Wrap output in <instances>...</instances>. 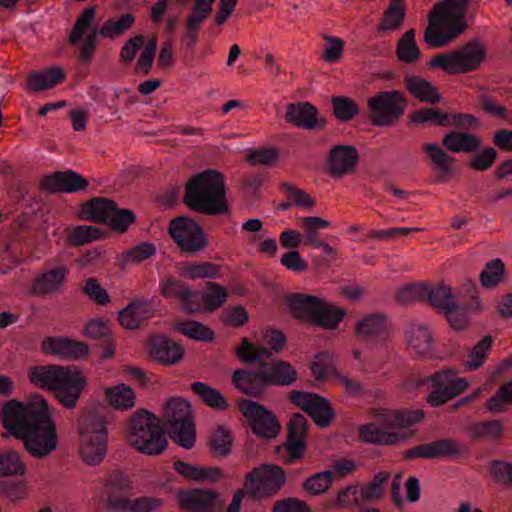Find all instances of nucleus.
I'll list each match as a JSON object with an SVG mask.
<instances>
[{
    "mask_svg": "<svg viewBox=\"0 0 512 512\" xmlns=\"http://www.w3.org/2000/svg\"><path fill=\"white\" fill-rule=\"evenodd\" d=\"M4 428L23 442L25 450L36 459L51 455L58 447L59 436L53 410L41 395L27 404L10 400L2 408Z\"/></svg>",
    "mask_w": 512,
    "mask_h": 512,
    "instance_id": "obj_1",
    "label": "nucleus"
},
{
    "mask_svg": "<svg viewBox=\"0 0 512 512\" xmlns=\"http://www.w3.org/2000/svg\"><path fill=\"white\" fill-rule=\"evenodd\" d=\"M27 377L34 386L53 391L67 409L76 407L88 383L82 369L76 365H35L28 369Z\"/></svg>",
    "mask_w": 512,
    "mask_h": 512,
    "instance_id": "obj_2",
    "label": "nucleus"
},
{
    "mask_svg": "<svg viewBox=\"0 0 512 512\" xmlns=\"http://www.w3.org/2000/svg\"><path fill=\"white\" fill-rule=\"evenodd\" d=\"M374 417L377 423L359 427V438L365 443L378 445H398L409 437L407 429L424 419L422 410H402L379 408Z\"/></svg>",
    "mask_w": 512,
    "mask_h": 512,
    "instance_id": "obj_3",
    "label": "nucleus"
},
{
    "mask_svg": "<svg viewBox=\"0 0 512 512\" xmlns=\"http://www.w3.org/2000/svg\"><path fill=\"white\" fill-rule=\"evenodd\" d=\"M469 0H443L433 6L424 31V41L431 48H442L468 27L466 13Z\"/></svg>",
    "mask_w": 512,
    "mask_h": 512,
    "instance_id": "obj_4",
    "label": "nucleus"
},
{
    "mask_svg": "<svg viewBox=\"0 0 512 512\" xmlns=\"http://www.w3.org/2000/svg\"><path fill=\"white\" fill-rule=\"evenodd\" d=\"M184 201L188 207L205 215L226 213L224 176L212 169L193 176L186 184Z\"/></svg>",
    "mask_w": 512,
    "mask_h": 512,
    "instance_id": "obj_5",
    "label": "nucleus"
},
{
    "mask_svg": "<svg viewBox=\"0 0 512 512\" xmlns=\"http://www.w3.org/2000/svg\"><path fill=\"white\" fill-rule=\"evenodd\" d=\"M126 439L138 452L159 455L167 446L160 420L147 411H137L128 421Z\"/></svg>",
    "mask_w": 512,
    "mask_h": 512,
    "instance_id": "obj_6",
    "label": "nucleus"
},
{
    "mask_svg": "<svg viewBox=\"0 0 512 512\" xmlns=\"http://www.w3.org/2000/svg\"><path fill=\"white\" fill-rule=\"evenodd\" d=\"M79 456L87 465H98L106 456L108 444L107 422L104 416L88 413L78 427Z\"/></svg>",
    "mask_w": 512,
    "mask_h": 512,
    "instance_id": "obj_7",
    "label": "nucleus"
},
{
    "mask_svg": "<svg viewBox=\"0 0 512 512\" xmlns=\"http://www.w3.org/2000/svg\"><path fill=\"white\" fill-rule=\"evenodd\" d=\"M486 57V48L478 40L449 52L435 55L430 60V66L441 68L448 74H464L475 71Z\"/></svg>",
    "mask_w": 512,
    "mask_h": 512,
    "instance_id": "obj_8",
    "label": "nucleus"
},
{
    "mask_svg": "<svg viewBox=\"0 0 512 512\" xmlns=\"http://www.w3.org/2000/svg\"><path fill=\"white\" fill-rule=\"evenodd\" d=\"M164 419L170 426L173 441L185 449L195 443V426L190 404L179 398L171 399L165 406Z\"/></svg>",
    "mask_w": 512,
    "mask_h": 512,
    "instance_id": "obj_9",
    "label": "nucleus"
},
{
    "mask_svg": "<svg viewBox=\"0 0 512 512\" xmlns=\"http://www.w3.org/2000/svg\"><path fill=\"white\" fill-rule=\"evenodd\" d=\"M370 119L376 126H388L400 118L407 108L402 92L398 90L381 91L367 100Z\"/></svg>",
    "mask_w": 512,
    "mask_h": 512,
    "instance_id": "obj_10",
    "label": "nucleus"
},
{
    "mask_svg": "<svg viewBox=\"0 0 512 512\" xmlns=\"http://www.w3.org/2000/svg\"><path fill=\"white\" fill-rule=\"evenodd\" d=\"M285 481L282 468L273 464L262 465L246 476L245 489L255 497L268 496L275 494Z\"/></svg>",
    "mask_w": 512,
    "mask_h": 512,
    "instance_id": "obj_11",
    "label": "nucleus"
},
{
    "mask_svg": "<svg viewBox=\"0 0 512 512\" xmlns=\"http://www.w3.org/2000/svg\"><path fill=\"white\" fill-rule=\"evenodd\" d=\"M169 233L180 250L187 254L202 251L207 246L201 227L188 217H179L170 222Z\"/></svg>",
    "mask_w": 512,
    "mask_h": 512,
    "instance_id": "obj_12",
    "label": "nucleus"
},
{
    "mask_svg": "<svg viewBox=\"0 0 512 512\" xmlns=\"http://www.w3.org/2000/svg\"><path fill=\"white\" fill-rule=\"evenodd\" d=\"M263 345L253 344L247 339H243L241 345L237 347L236 354L244 362L261 361L271 356V353H279L285 343V335L278 330H267L263 333Z\"/></svg>",
    "mask_w": 512,
    "mask_h": 512,
    "instance_id": "obj_13",
    "label": "nucleus"
},
{
    "mask_svg": "<svg viewBox=\"0 0 512 512\" xmlns=\"http://www.w3.org/2000/svg\"><path fill=\"white\" fill-rule=\"evenodd\" d=\"M96 17V9L93 6L86 7L75 21L74 27L69 35V41L72 44L78 43L83 37L84 40L80 44V58L83 61H90L96 46V31L94 21Z\"/></svg>",
    "mask_w": 512,
    "mask_h": 512,
    "instance_id": "obj_14",
    "label": "nucleus"
},
{
    "mask_svg": "<svg viewBox=\"0 0 512 512\" xmlns=\"http://www.w3.org/2000/svg\"><path fill=\"white\" fill-rule=\"evenodd\" d=\"M240 410L255 434L262 438H275L280 431L276 417L265 407L251 400L240 402Z\"/></svg>",
    "mask_w": 512,
    "mask_h": 512,
    "instance_id": "obj_15",
    "label": "nucleus"
},
{
    "mask_svg": "<svg viewBox=\"0 0 512 512\" xmlns=\"http://www.w3.org/2000/svg\"><path fill=\"white\" fill-rule=\"evenodd\" d=\"M290 399L293 404L303 409L318 426H328L334 416L329 402L310 392L292 391Z\"/></svg>",
    "mask_w": 512,
    "mask_h": 512,
    "instance_id": "obj_16",
    "label": "nucleus"
},
{
    "mask_svg": "<svg viewBox=\"0 0 512 512\" xmlns=\"http://www.w3.org/2000/svg\"><path fill=\"white\" fill-rule=\"evenodd\" d=\"M41 351L48 356L77 361L88 356L89 347L84 342L67 337L51 336L42 340Z\"/></svg>",
    "mask_w": 512,
    "mask_h": 512,
    "instance_id": "obj_17",
    "label": "nucleus"
},
{
    "mask_svg": "<svg viewBox=\"0 0 512 512\" xmlns=\"http://www.w3.org/2000/svg\"><path fill=\"white\" fill-rule=\"evenodd\" d=\"M178 504L189 512H222L223 503L216 492L193 489L178 494Z\"/></svg>",
    "mask_w": 512,
    "mask_h": 512,
    "instance_id": "obj_18",
    "label": "nucleus"
},
{
    "mask_svg": "<svg viewBox=\"0 0 512 512\" xmlns=\"http://www.w3.org/2000/svg\"><path fill=\"white\" fill-rule=\"evenodd\" d=\"M359 161V154L355 147L337 145L331 148L326 160L327 172L335 178L352 174Z\"/></svg>",
    "mask_w": 512,
    "mask_h": 512,
    "instance_id": "obj_19",
    "label": "nucleus"
},
{
    "mask_svg": "<svg viewBox=\"0 0 512 512\" xmlns=\"http://www.w3.org/2000/svg\"><path fill=\"white\" fill-rule=\"evenodd\" d=\"M407 348L418 358L433 354L434 338L430 328L423 323H411L405 331Z\"/></svg>",
    "mask_w": 512,
    "mask_h": 512,
    "instance_id": "obj_20",
    "label": "nucleus"
},
{
    "mask_svg": "<svg viewBox=\"0 0 512 512\" xmlns=\"http://www.w3.org/2000/svg\"><path fill=\"white\" fill-rule=\"evenodd\" d=\"M41 187L52 193L65 192L72 193L83 190L87 187L86 179L74 171L56 172L45 176L41 180Z\"/></svg>",
    "mask_w": 512,
    "mask_h": 512,
    "instance_id": "obj_21",
    "label": "nucleus"
},
{
    "mask_svg": "<svg viewBox=\"0 0 512 512\" xmlns=\"http://www.w3.org/2000/svg\"><path fill=\"white\" fill-rule=\"evenodd\" d=\"M215 0H196L192 6L191 13L186 18L185 31L182 41L190 48L197 41L198 31L203 22L209 18Z\"/></svg>",
    "mask_w": 512,
    "mask_h": 512,
    "instance_id": "obj_22",
    "label": "nucleus"
},
{
    "mask_svg": "<svg viewBox=\"0 0 512 512\" xmlns=\"http://www.w3.org/2000/svg\"><path fill=\"white\" fill-rule=\"evenodd\" d=\"M155 314V309L148 300H136L130 302L119 312L118 319L122 327L133 330Z\"/></svg>",
    "mask_w": 512,
    "mask_h": 512,
    "instance_id": "obj_23",
    "label": "nucleus"
},
{
    "mask_svg": "<svg viewBox=\"0 0 512 512\" xmlns=\"http://www.w3.org/2000/svg\"><path fill=\"white\" fill-rule=\"evenodd\" d=\"M69 274L65 265H59L46 270L34 280L32 291L36 295H51L59 292Z\"/></svg>",
    "mask_w": 512,
    "mask_h": 512,
    "instance_id": "obj_24",
    "label": "nucleus"
},
{
    "mask_svg": "<svg viewBox=\"0 0 512 512\" xmlns=\"http://www.w3.org/2000/svg\"><path fill=\"white\" fill-rule=\"evenodd\" d=\"M148 349L151 356L164 365L175 364L182 359L184 354V350L179 344L162 336L153 337L149 342Z\"/></svg>",
    "mask_w": 512,
    "mask_h": 512,
    "instance_id": "obj_25",
    "label": "nucleus"
},
{
    "mask_svg": "<svg viewBox=\"0 0 512 512\" xmlns=\"http://www.w3.org/2000/svg\"><path fill=\"white\" fill-rule=\"evenodd\" d=\"M465 451L464 446L454 440L443 439L432 443L415 447L411 450V455L421 458H438L457 456Z\"/></svg>",
    "mask_w": 512,
    "mask_h": 512,
    "instance_id": "obj_26",
    "label": "nucleus"
},
{
    "mask_svg": "<svg viewBox=\"0 0 512 512\" xmlns=\"http://www.w3.org/2000/svg\"><path fill=\"white\" fill-rule=\"evenodd\" d=\"M318 111L309 103H296L287 106L286 121L294 126L312 130L318 124Z\"/></svg>",
    "mask_w": 512,
    "mask_h": 512,
    "instance_id": "obj_27",
    "label": "nucleus"
},
{
    "mask_svg": "<svg viewBox=\"0 0 512 512\" xmlns=\"http://www.w3.org/2000/svg\"><path fill=\"white\" fill-rule=\"evenodd\" d=\"M323 299L306 295L293 294L288 298V306L295 318L313 322Z\"/></svg>",
    "mask_w": 512,
    "mask_h": 512,
    "instance_id": "obj_28",
    "label": "nucleus"
},
{
    "mask_svg": "<svg viewBox=\"0 0 512 512\" xmlns=\"http://www.w3.org/2000/svg\"><path fill=\"white\" fill-rule=\"evenodd\" d=\"M264 380L266 384L289 386L297 379V372L290 363L276 361L270 364H262Z\"/></svg>",
    "mask_w": 512,
    "mask_h": 512,
    "instance_id": "obj_29",
    "label": "nucleus"
},
{
    "mask_svg": "<svg viewBox=\"0 0 512 512\" xmlns=\"http://www.w3.org/2000/svg\"><path fill=\"white\" fill-rule=\"evenodd\" d=\"M482 142L481 136L464 132H449L442 140L446 149L453 153H473L481 147Z\"/></svg>",
    "mask_w": 512,
    "mask_h": 512,
    "instance_id": "obj_30",
    "label": "nucleus"
},
{
    "mask_svg": "<svg viewBox=\"0 0 512 512\" xmlns=\"http://www.w3.org/2000/svg\"><path fill=\"white\" fill-rule=\"evenodd\" d=\"M233 381L236 387L247 395L257 396L262 393L267 385L264 380V372L262 366L257 372L245 370H237L234 372Z\"/></svg>",
    "mask_w": 512,
    "mask_h": 512,
    "instance_id": "obj_31",
    "label": "nucleus"
},
{
    "mask_svg": "<svg viewBox=\"0 0 512 512\" xmlns=\"http://www.w3.org/2000/svg\"><path fill=\"white\" fill-rule=\"evenodd\" d=\"M131 490V481L127 476L119 472L110 475L107 483V493L111 506L120 510L121 504L119 503L130 497Z\"/></svg>",
    "mask_w": 512,
    "mask_h": 512,
    "instance_id": "obj_32",
    "label": "nucleus"
},
{
    "mask_svg": "<svg viewBox=\"0 0 512 512\" xmlns=\"http://www.w3.org/2000/svg\"><path fill=\"white\" fill-rule=\"evenodd\" d=\"M104 395L108 404L116 410L132 409L136 403L133 389L122 383L105 388Z\"/></svg>",
    "mask_w": 512,
    "mask_h": 512,
    "instance_id": "obj_33",
    "label": "nucleus"
},
{
    "mask_svg": "<svg viewBox=\"0 0 512 512\" xmlns=\"http://www.w3.org/2000/svg\"><path fill=\"white\" fill-rule=\"evenodd\" d=\"M65 79V74L59 67H52L41 72L32 73L27 82L30 91H42L54 87Z\"/></svg>",
    "mask_w": 512,
    "mask_h": 512,
    "instance_id": "obj_34",
    "label": "nucleus"
},
{
    "mask_svg": "<svg viewBox=\"0 0 512 512\" xmlns=\"http://www.w3.org/2000/svg\"><path fill=\"white\" fill-rule=\"evenodd\" d=\"M401 474H397L392 483L391 496L395 505L402 508L405 500L410 503H415L420 498V484L419 480L415 476H410L406 483V498L401 495Z\"/></svg>",
    "mask_w": 512,
    "mask_h": 512,
    "instance_id": "obj_35",
    "label": "nucleus"
},
{
    "mask_svg": "<svg viewBox=\"0 0 512 512\" xmlns=\"http://www.w3.org/2000/svg\"><path fill=\"white\" fill-rule=\"evenodd\" d=\"M408 91L421 102L436 103L440 100L436 88L427 80L411 75L405 79Z\"/></svg>",
    "mask_w": 512,
    "mask_h": 512,
    "instance_id": "obj_36",
    "label": "nucleus"
},
{
    "mask_svg": "<svg viewBox=\"0 0 512 512\" xmlns=\"http://www.w3.org/2000/svg\"><path fill=\"white\" fill-rule=\"evenodd\" d=\"M345 315V309L323 299L312 323L325 329H336Z\"/></svg>",
    "mask_w": 512,
    "mask_h": 512,
    "instance_id": "obj_37",
    "label": "nucleus"
},
{
    "mask_svg": "<svg viewBox=\"0 0 512 512\" xmlns=\"http://www.w3.org/2000/svg\"><path fill=\"white\" fill-rule=\"evenodd\" d=\"M201 296L203 312L212 313L227 301L228 290L215 282H207Z\"/></svg>",
    "mask_w": 512,
    "mask_h": 512,
    "instance_id": "obj_38",
    "label": "nucleus"
},
{
    "mask_svg": "<svg viewBox=\"0 0 512 512\" xmlns=\"http://www.w3.org/2000/svg\"><path fill=\"white\" fill-rule=\"evenodd\" d=\"M114 201L106 198H94L83 208V213L90 220L105 223L112 217L115 208Z\"/></svg>",
    "mask_w": 512,
    "mask_h": 512,
    "instance_id": "obj_39",
    "label": "nucleus"
},
{
    "mask_svg": "<svg viewBox=\"0 0 512 512\" xmlns=\"http://www.w3.org/2000/svg\"><path fill=\"white\" fill-rule=\"evenodd\" d=\"M432 387H438L442 390H456L455 397L461 394L467 387L468 382L465 378L457 377L453 370H444L436 372L431 377Z\"/></svg>",
    "mask_w": 512,
    "mask_h": 512,
    "instance_id": "obj_40",
    "label": "nucleus"
},
{
    "mask_svg": "<svg viewBox=\"0 0 512 512\" xmlns=\"http://www.w3.org/2000/svg\"><path fill=\"white\" fill-rule=\"evenodd\" d=\"M297 225L303 231L304 244L312 247L320 240L319 231L328 228L330 222L321 217L308 216L300 218Z\"/></svg>",
    "mask_w": 512,
    "mask_h": 512,
    "instance_id": "obj_41",
    "label": "nucleus"
},
{
    "mask_svg": "<svg viewBox=\"0 0 512 512\" xmlns=\"http://www.w3.org/2000/svg\"><path fill=\"white\" fill-rule=\"evenodd\" d=\"M175 470L184 477L191 480L217 481L222 477L218 468L195 467L182 461L174 463Z\"/></svg>",
    "mask_w": 512,
    "mask_h": 512,
    "instance_id": "obj_42",
    "label": "nucleus"
},
{
    "mask_svg": "<svg viewBox=\"0 0 512 512\" xmlns=\"http://www.w3.org/2000/svg\"><path fill=\"white\" fill-rule=\"evenodd\" d=\"M396 54L400 61L404 63H414L420 58V50L415 41V31H406L396 47Z\"/></svg>",
    "mask_w": 512,
    "mask_h": 512,
    "instance_id": "obj_43",
    "label": "nucleus"
},
{
    "mask_svg": "<svg viewBox=\"0 0 512 512\" xmlns=\"http://www.w3.org/2000/svg\"><path fill=\"white\" fill-rule=\"evenodd\" d=\"M406 8L404 0H391L388 8L385 10L380 29L384 31H393L398 29L405 17Z\"/></svg>",
    "mask_w": 512,
    "mask_h": 512,
    "instance_id": "obj_44",
    "label": "nucleus"
},
{
    "mask_svg": "<svg viewBox=\"0 0 512 512\" xmlns=\"http://www.w3.org/2000/svg\"><path fill=\"white\" fill-rule=\"evenodd\" d=\"M181 274L191 280L215 279L220 275V266L212 262L187 263L181 268Z\"/></svg>",
    "mask_w": 512,
    "mask_h": 512,
    "instance_id": "obj_45",
    "label": "nucleus"
},
{
    "mask_svg": "<svg viewBox=\"0 0 512 512\" xmlns=\"http://www.w3.org/2000/svg\"><path fill=\"white\" fill-rule=\"evenodd\" d=\"M493 339L491 336L483 337L477 344L470 350L464 367L467 371H475L481 367L491 349Z\"/></svg>",
    "mask_w": 512,
    "mask_h": 512,
    "instance_id": "obj_46",
    "label": "nucleus"
},
{
    "mask_svg": "<svg viewBox=\"0 0 512 512\" xmlns=\"http://www.w3.org/2000/svg\"><path fill=\"white\" fill-rule=\"evenodd\" d=\"M191 389L205 404L212 408L225 410L228 407V404L222 394L203 382L193 383L191 385Z\"/></svg>",
    "mask_w": 512,
    "mask_h": 512,
    "instance_id": "obj_47",
    "label": "nucleus"
},
{
    "mask_svg": "<svg viewBox=\"0 0 512 512\" xmlns=\"http://www.w3.org/2000/svg\"><path fill=\"white\" fill-rule=\"evenodd\" d=\"M156 253V248L152 243L143 242L121 255V268L131 265H137Z\"/></svg>",
    "mask_w": 512,
    "mask_h": 512,
    "instance_id": "obj_48",
    "label": "nucleus"
},
{
    "mask_svg": "<svg viewBox=\"0 0 512 512\" xmlns=\"http://www.w3.org/2000/svg\"><path fill=\"white\" fill-rule=\"evenodd\" d=\"M134 20V16L130 13L122 15L117 20L110 19L103 24L99 30V35L109 39H116L133 25Z\"/></svg>",
    "mask_w": 512,
    "mask_h": 512,
    "instance_id": "obj_49",
    "label": "nucleus"
},
{
    "mask_svg": "<svg viewBox=\"0 0 512 512\" xmlns=\"http://www.w3.org/2000/svg\"><path fill=\"white\" fill-rule=\"evenodd\" d=\"M26 464L21 460L18 452L9 450L0 452V476L24 475Z\"/></svg>",
    "mask_w": 512,
    "mask_h": 512,
    "instance_id": "obj_50",
    "label": "nucleus"
},
{
    "mask_svg": "<svg viewBox=\"0 0 512 512\" xmlns=\"http://www.w3.org/2000/svg\"><path fill=\"white\" fill-rule=\"evenodd\" d=\"M176 330L198 341H211L214 337V333L209 327L194 320L178 322L176 324Z\"/></svg>",
    "mask_w": 512,
    "mask_h": 512,
    "instance_id": "obj_51",
    "label": "nucleus"
},
{
    "mask_svg": "<svg viewBox=\"0 0 512 512\" xmlns=\"http://www.w3.org/2000/svg\"><path fill=\"white\" fill-rule=\"evenodd\" d=\"M427 296L431 304L440 312H444L452 305H455L452 288L448 285H438L434 288H428Z\"/></svg>",
    "mask_w": 512,
    "mask_h": 512,
    "instance_id": "obj_52",
    "label": "nucleus"
},
{
    "mask_svg": "<svg viewBox=\"0 0 512 512\" xmlns=\"http://www.w3.org/2000/svg\"><path fill=\"white\" fill-rule=\"evenodd\" d=\"M389 478L390 473L388 471H381L377 473L370 483L365 486H359L361 498L368 501L380 499L384 495V485L387 483Z\"/></svg>",
    "mask_w": 512,
    "mask_h": 512,
    "instance_id": "obj_53",
    "label": "nucleus"
},
{
    "mask_svg": "<svg viewBox=\"0 0 512 512\" xmlns=\"http://www.w3.org/2000/svg\"><path fill=\"white\" fill-rule=\"evenodd\" d=\"M512 406V379L503 384L487 401V409L493 413L504 412Z\"/></svg>",
    "mask_w": 512,
    "mask_h": 512,
    "instance_id": "obj_54",
    "label": "nucleus"
},
{
    "mask_svg": "<svg viewBox=\"0 0 512 512\" xmlns=\"http://www.w3.org/2000/svg\"><path fill=\"white\" fill-rule=\"evenodd\" d=\"M233 436L231 430L225 426H218L211 434L210 445L214 453L228 455L231 451Z\"/></svg>",
    "mask_w": 512,
    "mask_h": 512,
    "instance_id": "obj_55",
    "label": "nucleus"
},
{
    "mask_svg": "<svg viewBox=\"0 0 512 512\" xmlns=\"http://www.w3.org/2000/svg\"><path fill=\"white\" fill-rule=\"evenodd\" d=\"M423 150L429 157L432 165L440 172H448L454 159L449 156L439 145L435 143H425Z\"/></svg>",
    "mask_w": 512,
    "mask_h": 512,
    "instance_id": "obj_56",
    "label": "nucleus"
},
{
    "mask_svg": "<svg viewBox=\"0 0 512 512\" xmlns=\"http://www.w3.org/2000/svg\"><path fill=\"white\" fill-rule=\"evenodd\" d=\"M504 278V263L501 259H494L485 265L480 273L481 284L486 288L496 286Z\"/></svg>",
    "mask_w": 512,
    "mask_h": 512,
    "instance_id": "obj_57",
    "label": "nucleus"
},
{
    "mask_svg": "<svg viewBox=\"0 0 512 512\" xmlns=\"http://www.w3.org/2000/svg\"><path fill=\"white\" fill-rule=\"evenodd\" d=\"M386 327V319L380 315H369L361 319L355 326V333L360 337H369L382 332Z\"/></svg>",
    "mask_w": 512,
    "mask_h": 512,
    "instance_id": "obj_58",
    "label": "nucleus"
},
{
    "mask_svg": "<svg viewBox=\"0 0 512 512\" xmlns=\"http://www.w3.org/2000/svg\"><path fill=\"white\" fill-rule=\"evenodd\" d=\"M101 237L100 231L95 226L80 225L74 227L69 235L68 242L73 246H83Z\"/></svg>",
    "mask_w": 512,
    "mask_h": 512,
    "instance_id": "obj_59",
    "label": "nucleus"
},
{
    "mask_svg": "<svg viewBox=\"0 0 512 512\" xmlns=\"http://www.w3.org/2000/svg\"><path fill=\"white\" fill-rule=\"evenodd\" d=\"M333 475L331 471H322L309 477L304 482V489L312 495H318L326 492L331 486Z\"/></svg>",
    "mask_w": 512,
    "mask_h": 512,
    "instance_id": "obj_60",
    "label": "nucleus"
},
{
    "mask_svg": "<svg viewBox=\"0 0 512 512\" xmlns=\"http://www.w3.org/2000/svg\"><path fill=\"white\" fill-rule=\"evenodd\" d=\"M411 119L419 124L433 123L438 126H448L449 114L434 108H423L416 111Z\"/></svg>",
    "mask_w": 512,
    "mask_h": 512,
    "instance_id": "obj_61",
    "label": "nucleus"
},
{
    "mask_svg": "<svg viewBox=\"0 0 512 512\" xmlns=\"http://www.w3.org/2000/svg\"><path fill=\"white\" fill-rule=\"evenodd\" d=\"M124 512H152L159 506V501L150 497L128 498L120 502Z\"/></svg>",
    "mask_w": 512,
    "mask_h": 512,
    "instance_id": "obj_62",
    "label": "nucleus"
},
{
    "mask_svg": "<svg viewBox=\"0 0 512 512\" xmlns=\"http://www.w3.org/2000/svg\"><path fill=\"white\" fill-rule=\"evenodd\" d=\"M332 104L335 116L342 121L350 120L359 112L357 104L347 97H334Z\"/></svg>",
    "mask_w": 512,
    "mask_h": 512,
    "instance_id": "obj_63",
    "label": "nucleus"
},
{
    "mask_svg": "<svg viewBox=\"0 0 512 512\" xmlns=\"http://www.w3.org/2000/svg\"><path fill=\"white\" fill-rule=\"evenodd\" d=\"M311 370L317 378H324L335 370L334 357L329 352H320L311 363Z\"/></svg>",
    "mask_w": 512,
    "mask_h": 512,
    "instance_id": "obj_64",
    "label": "nucleus"
}]
</instances>
